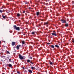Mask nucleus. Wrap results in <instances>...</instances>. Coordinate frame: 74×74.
I'll use <instances>...</instances> for the list:
<instances>
[{
    "mask_svg": "<svg viewBox=\"0 0 74 74\" xmlns=\"http://www.w3.org/2000/svg\"><path fill=\"white\" fill-rule=\"evenodd\" d=\"M52 35H53V36H56V33H55V34H54L53 33L51 34Z\"/></svg>",
    "mask_w": 74,
    "mask_h": 74,
    "instance_id": "8",
    "label": "nucleus"
},
{
    "mask_svg": "<svg viewBox=\"0 0 74 74\" xmlns=\"http://www.w3.org/2000/svg\"><path fill=\"white\" fill-rule=\"evenodd\" d=\"M48 3H47L46 4V5H48Z\"/></svg>",
    "mask_w": 74,
    "mask_h": 74,
    "instance_id": "28",
    "label": "nucleus"
},
{
    "mask_svg": "<svg viewBox=\"0 0 74 74\" xmlns=\"http://www.w3.org/2000/svg\"><path fill=\"white\" fill-rule=\"evenodd\" d=\"M30 59H32V57H30Z\"/></svg>",
    "mask_w": 74,
    "mask_h": 74,
    "instance_id": "38",
    "label": "nucleus"
},
{
    "mask_svg": "<svg viewBox=\"0 0 74 74\" xmlns=\"http://www.w3.org/2000/svg\"><path fill=\"white\" fill-rule=\"evenodd\" d=\"M72 4H74V1H72Z\"/></svg>",
    "mask_w": 74,
    "mask_h": 74,
    "instance_id": "25",
    "label": "nucleus"
},
{
    "mask_svg": "<svg viewBox=\"0 0 74 74\" xmlns=\"http://www.w3.org/2000/svg\"><path fill=\"white\" fill-rule=\"evenodd\" d=\"M17 73L18 74H21V73H20V72H19V71H17Z\"/></svg>",
    "mask_w": 74,
    "mask_h": 74,
    "instance_id": "26",
    "label": "nucleus"
},
{
    "mask_svg": "<svg viewBox=\"0 0 74 74\" xmlns=\"http://www.w3.org/2000/svg\"><path fill=\"white\" fill-rule=\"evenodd\" d=\"M17 16L18 17H19V16H21V15L19 13H18L17 14Z\"/></svg>",
    "mask_w": 74,
    "mask_h": 74,
    "instance_id": "11",
    "label": "nucleus"
},
{
    "mask_svg": "<svg viewBox=\"0 0 74 74\" xmlns=\"http://www.w3.org/2000/svg\"><path fill=\"white\" fill-rule=\"evenodd\" d=\"M72 42H74V40H72Z\"/></svg>",
    "mask_w": 74,
    "mask_h": 74,
    "instance_id": "31",
    "label": "nucleus"
},
{
    "mask_svg": "<svg viewBox=\"0 0 74 74\" xmlns=\"http://www.w3.org/2000/svg\"><path fill=\"white\" fill-rule=\"evenodd\" d=\"M45 1H47V0H45Z\"/></svg>",
    "mask_w": 74,
    "mask_h": 74,
    "instance_id": "33",
    "label": "nucleus"
},
{
    "mask_svg": "<svg viewBox=\"0 0 74 74\" xmlns=\"http://www.w3.org/2000/svg\"><path fill=\"white\" fill-rule=\"evenodd\" d=\"M21 45H18V47H21Z\"/></svg>",
    "mask_w": 74,
    "mask_h": 74,
    "instance_id": "34",
    "label": "nucleus"
},
{
    "mask_svg": "<svg viewBox=\"0 0 74 74\" xmlns=\"http://www.w3.org/2000/svg\"><path fill=\"white\" fill-rule=\"evenodd\" d=\"M49 24V23L48 22H47L46 23H44V25H47V26H48V25Z\"/></svg>",
    "mask_w": 74,
    "mask_h": 74,
    "instance_id": "4",
    "label": "nucleus"
},
{
    "mask_svg": "<svg viewBox=\"0 0 74 74\" xmlns=\"http://www.w3.org/2000/svg\"><path fill=\"white\" fill-rule=\"evenodd\" d=\"M49 64H51L52 65V64H53V63H52V62H49Z\"/></svg>",
    "mask_w": 74,
    "mask_h": 74,
    "instance_id": "20",
    "label": "nucleus"
},
{
    "mask_svg": "<svg viewBox=\"0 0 74 74\" xmlns=\"http://www.w3.org/2000/svg\"><path fill=\"white\" fill-rule=\"evenodd\" d=\"M7 53H10V52H9V51H7Z\"/></svg>",
    "mask_w": 74,
    "mask_h": 74,
    "instance_id": "27",
    "label": "nucleus"
},
{
    "mask_svg": "<svg viewBox=\"0 0 74 74\" xmlns=\"http://www.w3.org/2000/svg\"><path fill=\"white\" fill-rule=\"evenodd\" d=\"M8 66L10 67H11V68H12V64H8Z\"/></svg>",
    "mask_w": 74,
    "mask_h": 74,
    "instance_id": "9",
    "label": "nucleus"
},
{
    "mask_svg": "<svg viewBox=\"0 0 74 74\" xmlns=\"http://www.w3.org/2000/svg\"><path fill=\"white\" fill-rule=\"evenodd\" d=\"M25 11H23V13H25Z\"/></svg>",
    "mask_w": 74,
    "mask_h": 74,
    "instance_id": "32",
    "label": "nucleus"
},
{
    "mask_svg": "<svg viewBox=\"0 0 74 74\" xmlns=\"http://www.w3.org/2000/svg\"><path fill=\"white\" fill-rule=\"evenodd\" d=\"M6 21H8V19H6Z\"/></svg>",
    "mask_w": 74,
    "mask_h": 74,
    "instance_id": "35",
    "label": "nucleus"
},
{
    "mask_svg": "<svg viewBox=\"0 0 74 74\" xmlns=\"http://www.w3.org/2000/svg\"><path fill=\"white\" fill-rule=\"evenodd\" d=\"M23 45H22V46H23Z\"/></svg>",
    "mask_w": 74,
    "mask_h": 74,
    "instance_id": "42",
    "label": "nucleus"
},
{
    "mask_svg": "<svg viewBox=\"0 0 74 74\" xmlns=\"http://www.w3.org/2000/svg\"><path fill=\"white\" fill-rule=\"evenodd\" d=\"M29 9H31V8L29 7Z\"/></svg>",
    "mask_w": 74,
    "mask_h": 74,
    "instance_id": "36",
    "label": "nucleus"
},
{
    "mask_svg": "<svg viewBox=\"0 0 74 74\" xmlns=\"http://www.w3.org/2000/svg\"><path fill=\"white\" fill-rule=\"evenodd\" d=\"M25 4H29V2H27V1H26V2H25Z\"/></svg>",
    "mask_w": 74,
    "mask_h": 74,
    "instance_id": "16",
    "label": "nucleus"
},
{
    "mask_svg": "<svg viewBox=\"0 0 74 74\" xmlns=\"http://www.w3.org/2000/svg\"><path fill=\"white\" fill-rule=\"evenodd\" d=\"M55 47H57V48H59V46L57 45H55Z\"/></svg>",
    "mask_w": 74,
    "mask_h": 74,
    "instance_id": "14",
    "label": "nucleus"
},
{
    "mask_svg": "<svg viewBox=\"0 0 74 74\" xmlns=\"http://www.w3.org/2000/svg\"><path fill=\"white\" fill-rule=\"evenodd\" d=\"M28 71L30 73H32L33 72L32 71L29 69L28 70Z\"/></svg>",
    "mask_w": 74,
    "mask_h": 74,
    "instance_id": "7",
    "label": "nucleus"
},
{
    "mask_svg": "<svg viewBox=\"0 0 74 74\" xmlns=\"http://www.w3.org/2000/svg\"><path fill=\"white\" fill-rule=\"evenodd\" d=\"M19 58L21 60H23V57L22 56H21V55L19 54L18 55Z\"/></svg>",
    "mask_w": 74,
    "mask_h": 74,
    "instance_id": "2",
    "label": "nucleus"
},
{
    "mask_svg": "<svg viewBox=\"0 0 74 74\" xmlns=\"http://www.w3.org/2000/svg\"><path fill=\"white\" fill-rule=\"evenodd\" d=\"M65 26L66 27H67L69 26V24L68 23H66L65 24Z\"/></svg>",
    "mask_w": 74,
    "mask_h": 74,
    "instance_id": "12",
    "label": "nucleus"
},
{
    "mask_svg": "<svg viewBox=\"0 0 74 74\" xmlns=\"http://www.w3.org/2000/svg\"><path fill=\"white\" fill-rule=\"evenodd\" d=\"M9 62H11V59H9Z\"/></svg>",
    "mask_w": 74,
    "mask_h": 74,
    "instance_id": "22",
    "label": "nucleus"
},
{
    "mask_svg": "<svg viewBox=\"0 0 74 74\" xmlns=\"http://www.w3.org/2000/svg\"><path fill=\"white\" fill-rule=\"evenodd\" d=\"M1 43V41H0V44Z\"/></svg>",
    "mask_w": 74,
    "mask_h": 74,
    "instance_id": "40",
    "label": "nucleus"
},
{
    "mask_svg": "<svg viewBox=\"0 0 74 74\" xmlns=\"http://www.w3.org/2000/svg\"><path fill=\"white\" fill-rule=\"evenodd\" d=\"M23 35L24 36H25V34H23Z\"/></svg>",
    "mask_w": 74,
    "mask_h": 74,
    "instance_id": "37",
    "label": "nucleus"
},
{
    "mask_svg": "<svg viewBox=\"0 0 74 74\" xmlns=\"http://www.w3.org/2000/svg\"><path fill=\"white\" fill-rule=\"evenodd\" d=\"M51 47H52V48H55V47L53 45H51Z\"/></svg>",
    "mask_w": 74,
    "mask_h": 74,
    "instance_id": "17",
    "label": "nucleus"
},
{
    "mask_svg": "<svg viewBox=\"0 0 74 74\" xmlns=\"http://www.w3.org/2000/svg\"><path fill=\"white\" fill-rule=\"evenodd\" d=\"M0 12L2 13L3 12V11L1 10H0Z\"/></svg>",
    "mask_w": 74,
    "mask_h": 74,
    "instance_id": "24",
    "label": "nucleus"
},
{
    "mask_svg": "<svg viewBox=\"0 0 74 74\" xmlns=\"http://www.w3.org/2000/svg\"><path fill=\"white\" fill-rule=\"evenodd\" d=\"M32 34H35V32H32Z\"/></svg>",
    "mask_w": 74,
    "mask_h": 74,
    "instance_id": "21",
    "label": "nucleus"
},
{
    "mask_svg": "<svg viewBox=\"0 0 74 74\" xmlns=\"http://www.w3.org/2000/svg\"><path fill=\"white\" fill-rule=\"evenodd\" d=\"M13 27H14V29H16L17 30H20V28L19 27H17L16 25L13 26Z\"/></svg>",
    "mask_w": 74,
    "mask_h": 74,
    "instance_id": "1",
    "label": "nucleus"
},
{
    "mask_svg": "<svg viewBox=\"0 0 74 74\" xmlns=\"http://www.w3.org/2000/svg\"><path fill=\"white\" fill-rule=\"evenodd\" d=\"M22 43L23 44H25V41H22Z\"/></svg>",
    "mask_w": 74,
    "mask_h": 74,
    "instance_id": "13",
    "label": "nucleus"
},
{
    "mask_svg": "<svg viewBox=\"0 0 74 74\" xmlns=\"http://www.w3.org/2000/svg\"><path fill=\"white\" fill-rule=\"evenodd\" d=\"M51 43H47V44H48V45H49V44H50Z\"/></svg>",
    "mask_w": 74,
    "mask_h": 74,
    "instance_id": "29",
    "label": "nucleus"
},
{
    "mask_svg": "<svg viewBox=\"0 0 74 74\" xmlns=\"http://www.w3.org/2000/svg\"><path fill=\"white\" fill-rule=\"evenodd\" d=\"M3 8H4V6H2L1 7V8L0 9L1 10L2 9H3Z\"/></svg>",
    "mask_w": 74,
    "mask_h": 74,
    "instance_id": "23",
    "label": "nucleus"
},
{
    "mask_svg": "<svg viewBox=\"0 0 74 74\" xmlns=\"http://www.w3.org/2000/svg\"><path fill=\"white\" fill-rule=\"evenodd\" d=\"M2 74H5V73H2Z\"/></svg>",
    "mask_w": 74,
    "mask_h": 74,
    "instance_id": "39",
    "label": "nucleus"
},
{
    "mask_svg": "<svg viewBox=\"0 0 74 74\" xmlns=\"http://www.w3.org/2000/svg\"><path fill=\"white\" fill-rule=\"evenodd\" d=\"M31 69L33 70V69H35V67H32Z\"/></svg>",
    "mask_w": 74,
    "mask_h": 74,
    "instance_id": "19",
    "label": "nucleus"
},
{
    "mask_svg": "<svg viewBox=\"0 0 74 74\" xmlns=\"http://www.w3.org/2000/svg\"><path fill=\"white\" fill-rule=\"evenodd\" d=\"M3 57H4V56H3Z\"/></svg>",
    "mask_w": 74,
    "mask_h": 74,
    "instance_id": "43",
    "label": "nucleus"
},
{
    "mask_svg": "<svg viewBox=\"0 0 74 74\" xmlns=\"http://www.w3.org/2000/svg\"><path fill=\"white\" fill-rule=\"evenodd\" d=\"M30 63H31L32 64H33V63L32 62H30Z\"/></svg>",
    "mask_w": 74,
    "mask_h": 74,
    "instance_id": "30",
    "label": "nucleus"
},
{
    "mask_svg": "<svg viewBox=\"0 0 74 74\" xmlns=\"http://www.w3.org/2000/svg\"><path fill=\"white\" fill-rule=\"evenodd\" d=\"M15 45V42H13L12 43V46H14Z\"/></svg>",
    "mask_w": 74,
    "mask_h": 74,
    "instance_id": "5",
    "label": "nucleus"
},
{
    "mask_svg": "<svg viewBox=\"0 0 74 74\" xmlns=\"http://www.w3.org/2000/svg\"><path fill=\"white\" fill-rule=\"evenodd\" d=\"M16 49H19V46L17 45L16 46Z\"/></svg>",
    "mask_w": 74,
    "mask_h": 74,
    "instance_id": "15",
    "label": "nucleus"
},
{
    "mask_svg": "<svg viewBox=\"0 0 74 74\" xmlns=\"http://www.w3.org/2000/svg\"><path fill=\"white\" fill-rule=\"evenodd\" d=\"M60 21L62 22V23H66V21L64 20L61 19Z\"/></svg>",
    "mask_w": 74,
    "mask_h": 74,
    "instance_id": "3",
    "label": "nucleus"
},
{
    "mask_svg": "<svg viewBox=\"0 0 74 74\" xmlns=\"http://www.w3.org/2000/svg\"><path fill=\"white\" fill-rule=\"evenodd\" d=\"M13 20V21H14V20H15V19H14V20Z\"/></svg>",
    "mask_w": 74,
    "mask_h": 74,
    "instance_id": "41",
    "label": "nucleus"
},
{
    "mask_svg": "<svg viewBox=\"0 0 74 74\" xmlns=\"http://www.w3.org/2000/svg\"><path fill=\"white\" fill-rule=\"evenodd\" d=\"M40 14V12H36V15H37V16H38V15H39V14Z\"/></svg>",
    "mask_w": 74,
    "mask_h": 74,
    "instance_id": "6",
    "label": "nucleus"
},
{
    "mask_svg": "<svg viewBox=\"0 0 74 74\" xmlns=\"http://www.w3.org/2000/svg\"><path fill=\"white\" fill-rule=\"evenodd\" d=\"M10 18H11V17Z\"/></svg>",
    "mask_w": 74,
    "mask_h": 74,
    "instance_id": "44",
    "label": "nucleus"
},
{
    "mask_svg": "<svg viewBox=\"0 0 74 74\" xmlns=\"http://www.w3.org/2000/svg\"><path fill=\"white\" fill-rule=\"evenodd\" d=\"M27 62H28V63H29V62H30V60H27Z\"/></svg>",
    "mask_w": 74,
    "mask_h": 74,
    "instance_id": "18",
    "label": "nucleus"
},
{
    "mask_svg": "<svg viewBox=\"0 0 74 74\" xmlns=\"http://www.w3.org/2000/svg\"><path fill=\"white\" fill-rule=\"evenodd\" d=\"M2 18H4V19H5V18H6V16H4V15H2Z\"/></svg>",
    "mask_w": 74,
    "mask_h": 74,
    "instance_id": "10",
    "label": "nucleus"
}]
</instances>
